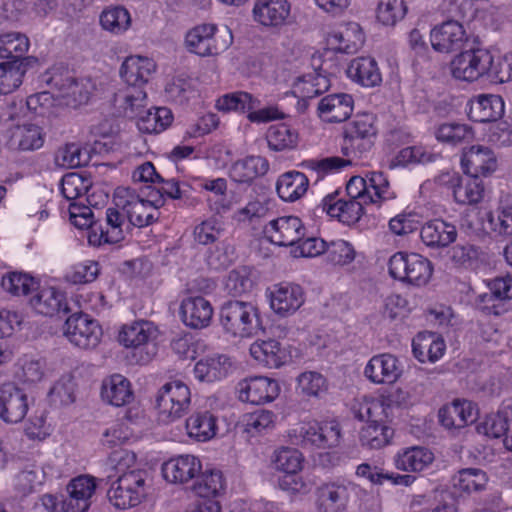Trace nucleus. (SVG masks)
<instances>
[{"instance_id":"4c0bfd02","label":"nucleus","mask_w":512,"mask_h":512,"mask_svg":"<svg viewBox=\"0 0 512 512\" xmlns=\"http://www.w3.org/2000/svg\"><path fill=\"white\" fill-rule=\"evenodd\" d=\"M101 397L108 404L120 407L129 404L134 394L129 380L120 374H114L103 380Z\"/></svg>"},{"instance_id":"4be33fe9","label":"nucleus","mask_w":512,"mask_h":512,"mask_svg":"<svg viewBox=\"0 0 512 512\" xmlns=\"http://www.w3.org/2000/svg\"><path fill=\"white\" fill-rule=\"evenodd\" d=\"M252 12L262 26L279 28L289 23L291 5L287 0H255Z\"/></svg>"},{"instance_id":"338daca9","label":"nucleus","mask_w":512,"mask_h":512,"mask_svg":"<svg viewBox=\"0 0 512 512\" xmlns=\"http://www.w3.org/2000/svg\"><path fill=\"white\" fill-rule=\"evenodd\" d=\"M483 193L481 180L470 176L466 180H460L458 186L454 188L453 196L460 204H476L482 199Z\"/></svg>"},{"instance_id":"4d7b16f0","label":"nucleus","mask_w":512,"mask_h":512,"mask_svg":"<svg viewBox=\"0 0 512 512\" xmlns=\"http://www.w3.org/2000/svg\"><path fill=\"white\" fill-rule=\"evenodd\" d=\"M165 94L170 101L184 104L196 95L194 80L183 75L173 77L165 86Z\"/></svg>"},{"instance_id":"ddd939ff","label":"nucleus","mask_w":512,"mask_h":512,"mask_svg":"<svg viewBox=\"0 0 512 512\" xmlns=\"http://www.w3.org/2000/svg\"><path fill=\"white\" fill-rule=\"evenodd\" d=\"M50 84L55 89V96L73 108L86 104L95 87L90 79H75L69 74L53 75Z\"/></svg>"},{"instance_id":"0eeeda50","label":"nucleus","mask_w":512,"mask_h":512,"mask_svg":"<svg viewBox=\"0 0 512 512\" xmlns=\"http://www.w3.org/2000/svg\"><path fill=\"white\" fill-rule=\"evenodd\" d=\"M191 403V391L181 380L165 383L157 392L156 408L158 420L168 424L181 418Z\"/></svg>"},{"instance_id":"bf43d9fd","label":"nucleus","mask_w":512,"mask_h":512,"mask_svg":"<svg viewBox=\"0 0 512 512\" xmlns=\"http://www.w3.org/2000/svg\"><path fill=\"white\" fill-rule=\"evenodd\" d=\"M100 23L104 30L114 34H121L130 27V13L121 6L110 7L102 12Z\"/></svg>"},{"instance_id":"0e129e2a","label":"nucleus","mask_w":512,"mask_h":512,"mask_svg":"<svg viewBox=\"0 0 512 512\" xmlns=\"http://www.w3.org/2000/svg\"><path fill=\"white\" fill-rule=\"evenodd\" d=\"M407 13L405 0H380L376 9L377 20L385 26H394Z\"/></svg>"},{"instance_id":"2eb2a0df","label":"nucleus","mask_w":512,"mask_h":512,"mask_svg":"<svg viewBox=\"0 0 512 512\" xmlns=\"http://www.w3.org/2000/svg\"><path fill=\"white\" fill-rule=\"evenodd\" d=\"M237 392L242 402L260 405L275 400L280 393V386L274 379L254 376L241 380Z\"/></svg>"},{"instance_id":"b1692460","label":"nucleus","mask_w":512,"mask_h":512,"mask_svg":"<svg viewBox=\"0 0 512 512\" xmlns=\"http://www.w3.org/2000/svg\"><path fill=\"white\" fill-rule=\"evenodd\" d=\"M461 165L466 174L479 178L496 170L497 159L490 148L474 145L463 152Z\"/></svg>"},{"instance_id":"2f4dec72","label":"nucleus","mask_w":512,"mask_h":512,"mask_svg":"<svg viewBox=\"0 0 512 512\" xmlns=\"http://www.w3.org/2000/svg\"><path fill=\"white\" fill-rule=\"evenodd\" d=\"M156 71L155 62L143 56H129L122 63L120 75L129 86L146 84Z\"/></svg>"},{"instance_id":"58836bf2","label":"nucleus","mask_w":512,"mask_h":512,"mask_svg":"<svg viewBox=\"0 0 512 512\" xmlns=\"http://www.w3.org/2000/svg\"><path fill=\"white\" fill-rule=\"evenodd\" d=\"M30 305L36 313L44 316H53L60 311L68 310L64 294L50 286L39 288L30 299Z\"/></svg>"},{"instance_id":"f704fd0d","label":"nucleus","mask_w":512,"mask_h":512,"mask_svg":"<svg viewBox=\"0 0 512 512\" xmlns=\"http://www.w3.org/2000/svg\"><path fill=\"white\" fill-rule=\"evenodd\" d=\"M250 355L268 368H279L288 359L287 351L275 339L257 340L250 346Z\"/></svg>"},{"instance_id":"6ab92c4d","label":"nucleus","mask_w":512,"mask_h":512,"mask_svg":"<svg viewBox=\"0 0 512 512\" xmlns=\"http://www.w3.org/2000/svg\"><path fill=\"white\" fill-rule=\"evenodd\" d=\"M29 409L27 394L14 383L0 385V418L7 423H19Z\"/></svg>"},{"instance_id":"1a4fd4ad","label":"nucleus","mask_w":512,"mask_h":512,"mask_svg":"<svg viewBox=\"0 0 512 512\" xmlns=\"http://www.w3.org/2000/svg\"><path fill=\"white\" fill-rule=\"evenodd\" d=\"M158 337L157 326L147 320H138L122 327L119 333V342L127 348L144 353L140 356V361L147 363L157 354Z\"/></svg>"},{"instance_id":"ea45409f","label":"nucleus","mask_w":512,"mask_h":512,"mask_svg":"<svg viewBox=\"0 0 512 512\" xmlns=\"http://www.w3.org/2000/svg\"><path fill=\"white\" fill-rule=\"evenodd\" d=\"M433 453L426 447L412 446L399 451L394 457L395 467L405 472H420L432 464Z\"/></svg>"},{"instance_id":"e2e57ef3","label":"nucleus","mask_w":512,"mask_h":512,"mask_svg":"<svg viewBox=\"0 0 512 512\" xmlns=\"http://www.w3.org/2000/svg\"><path fill=\"white\" fill-rule=\"evenodd\" d=\"M454 488L462 492H476L482 490L487 483L486 473L477 468H467L458 472L452 479Z\"/></svg>"},{"instance_id":"a211bd4d","label":"nucleus","mask_w":512,"mask_h":512,"mask_svg":"<svg viewBox=\"0 0 512 512\" xmlns=\"http://www.w3.org/2000/svg\"><path fill=\"white\" fill-rule=\"evenodd\" d=\"M430 42L435 51L451 53L465 48L468 35L462 24L449 20L431 30Z\"/></svg>"},{"instance_id":"20e7f679","label":"nucleus","mask_w":512,"mask_h":512,"mask_svg":"<svg viewBox=\"0 0 512 512\" xmlns=\"http://www.w3.org/2000/svg\"><path fill=\"white\" fill-rule=\"evenodd\" d=\"M220 324L226 334L232 337L248 338L260 328L257 307L246 301L231 300L220 309Z\"/></svg>"},{"instance_id":"79ce46f5","label":"nucleus","mask_w":512,"mask_h":512,"mask_svg":"<svg viewBox=\"0 0 512 512\" xmlns=\"http://www.w3.org/2000/svg\"><path fill=\"white\" fill-rule=\"evenodd\" d=\"M308 177L298 171H289L279 176L276 183L278 196L285 202H294L307 192Z\"/></svg>"},{"instance_id":"39448f33","label":"nucleus","mask_w":512,"mask_h":512,"mask_svg":"<svg viewBox=\"0 0 512 512\" xmlns=\"http://www.w3.org/2000/svg\"><path fill=\"white\" fill-rule=\"evenodd\" d=\"M232 34L227 28L218 30L214 24H201L185 35V48L200 57H210L224 52L232 43Z\"/></svg>"},{"instance_id":"3c124183","label":"nucleus","mask_w":512,"mask_h":512,"mask_svg":"<svg viewBox=\"0 0 512 512\" xmlns=\"http://www.w3.org/2000/svg\"><path fill=\"white\" fill-rule=\"evenodd\" d=\"M434 134L438 141L452 146L469 142L474 138L472 128L467 124L461 123L441 124L436 128Z\"/></svg>"},{"instance_id":"c9c22d12","label":"nucleus","mask_w":512,"mask_h":512,"mask_svg":"<svg viewBox=\"0 0 512 512\" xmlns=\"http://www.w3.org/2000/svg\"><path fill=\"white\" fill-rule=\"evenodd\" d=\"M347 76L364 87H375L382 82V75L377 62L371 57L353 59L346 70Z\"/></svg>"},{"instance_id":"aec40b11","label":"nucleus","mask_w":512,"mask_h":512,"mask_svg":"<svg viewBox=\"0 0 512 512\" xmlns=\"http://www.w3.org/2000/svg\"><path fill=\"white\" fill-rule=\"evenodd\" d=\"M271 309L281 317L294 314L305 302L301 286L293 283L274 285L269 291Z\"/></svg>"},{"instance_id":"69168bd1","label":"nucleus","mask_w":512,"mask_h":512,"mask_svg":"<svg viewBox=\"0 0 512 512\" xmlns=\"http://www.w3.org/2000/svg\"><path fill=\"white\" fill-rule=\"evenodd\" d=\"M303 460L299 450L289 447L279 448L273 457L276 469L291 475L297 474L302 469Z\"/></svg>"},{"instance_id":"dca6fc26","label":"nucleus","mask_w":512,"mask_h":512,"mask_svg":"<svg viewBox=\"0 0 512 512\" xmlns=\"http://www.w3.org/2000/svg\"><path fill=\"white\" fill-rule=\"evenodd\" d=\"M264 234L275 245L293 246L305 236V227L296 216H282L270 221Z\"/></svg>"},{"instance_id":"5701e85b","label":"nucleus","mask_w":512,"mask_h":512,"mask_svg":"<svg viewBox=\"0 0 512 512\" xmlns=\"http://www.w3.org/2000/svg\"><path fill=\"white\" fill-rule=\"evenodd\" d=\"M349 501L348 486L344 481L324 482L316 489V505L320 512H341Z\"/></svg>"},{"instance_id":"9b49d317","label":"nucleus","mask_w":512,"mask_h":512,"mask_svg":"<svg viewBox=\"0 0 512 512\" xmlns=\"http://www.w3.org/2000/svg\"><path fill=\"white\" fill-rule=\"evenodd\" d=\"M450 69L454 78L472 82L491 73L493 56L485 49L465 50L453 58Z\"/></svg>"},{"instance_id":"cd10ccee","label":"nucleus","mask_w":512,"mask_h":512,"mask_svg":"<svg viewBox=\"0 0 512 512\" xmlns=\"http://www.w3.org/2000/svg\"><path fill=\"white\" fill-rule=\"evenodd\" d=\"M354 100L346 93L330 94L323 97L317 107L319 117L326 122H343L352 114Z\"/></svg>"},{"instance_id":"7ed1b4c3","label":"nucleus","mask_w":512,"mask_h":512,"mask_svg":"<svg viewBox=\"0 0 512 512\" xmlns=\"http://www.w3.org/2000/svg\"><path fill=\"white\" fill-rule=\"evenodd\" d=\"M164 199L159 194L154 197L149 193V199H143L128 187H118L114 192V203L126 214L130 225L144 227L159 218L158 209L164 205Z\"/></svg>"},{"instance_id":"13d9d810","label":"nucleus","mask_w":512,"mask_h":512,"mask_svg":"<svg viewBox=\"0 0 512 512\" xmlns=\"http://www.w3.org/2000/svg\"><path fill=\"white\" fill-rule=\"evenodd\" d=\"M266 139L269 148L275 151L291 149L297 144V133L286 124L271 125Z\"/></svg>"},{"instance_id":"6e6d98bb","label":"nucleus","mask_w":512,"mask_h":512,"mask_svg":"<svg viewBox=\"0 0 512 512\" xmlns=\"http://www.w3.org/2000/svg\"><path fill=\"white\" fill-rule=\"evenodd\" d=\"M202 190L213 193L219 199L213 201L212 198H208V204L211 210L220 214L231 209V203L226 199L227 192V181L224 178H205L199 183Z\"/></svg>"},{"instance_id":"c756f323","label":"nucleus","mask_w":512,"mask_h":512,"mask_svg":"<svg viewBox=\"0 0 512 512\" xmlns=\"http://www.w3.org/2000/svg\"><path fill=\"white\" fill-rule=\"evenodd\" d=\"M476 417L477 409L475 405L468 400H454L451 404L439 410L440 422L447 429L463 428L473 423Z\"/></svg>"},{"instance_id":"de8ad7c7","label":"nucleus","mask_w":512,"mask_h":512,"mask_svg":"<svg viewBox=\"0 0 512 512\" xmlns=\"http://www.w3.org/2000/svg\"><path fill=\"white\" fill-rule=\"evenodd\" d=\"M259 106L260 100L244 91L225 94L216 101V108L223 112L235 111L249 114L251 110L259 108Z\"/></svg>"},{"instance_id":"f03ea898","label":"nucleus","mask_w":512,"mask_h":512,"mask_svg":"<svg viewBox=\"0 0 512 512\" xmlns=\"http://www.w3.org/2000/svg\"><path fill=\"white\" fill-rule=\"evenodd\" d=\"M135 462V455L126 450H115L109 457V463L118 478L112 483L108 498L118 509H128L141 503L145 497L146 473L141 470L126 471Z\"/></svg>"},{"instance_id":"4468645a","label":"nucleus","mask_w":512,"mask_h":512,"mask_svg":"<svg viewBox=\"0 0 512 512\" xmlns=\"http://www.w3.org/2000/svg\"><path fill=\"white\" fill-rule=\"evenodd\" d=\"M121 207H109L105 212V225L93 228L89 232L88 240L93 245L104 243H118L125 237V232L130 229V223L126 214H123Z\"/></svg>"},{"instance_id":"a19ab883","label":"nucleus","mask_w":512,"mask_h":512,"mask_svg":"<svg viewBox=\"0 0 512 512\" xmlns=\"http://www.w3.org/2000/svg\"><path fill=\"white\" fill-rule=\"evenodd\" d=\"M268 161L261 156H249L232 164L230 178L239 184H251L256 178L266 174Z\"/></svg>"},{"instance_id":"6e6552de","label":"nucleus","mask_w":512,"mask_h":512,"mask_svg":"<svg viewBox=\"0 0 512 512\" xmlns=\"http://www.w3.org/2000/svg\"><path fill=\"white\" fill-rule=\"evenodd\" d=\"M293 444L303 447L331 448L339 444L340 426L336 421L304 422L289 431Z\"/></svg>"},{"instance_id":"8fccbe9b","label":"nucleus","mask_w":512,"mask_h":512,"mask_svg":"<svg viewBox=\"0 0 512 512\" xmlns=\"http://www.w3.org/2000/svg\"><path fill=\"white\" fill-rule=\"evenodd\" d=\"M226 489V479L220 470H209L202 473L194 485L195 493L201 498L214 499L221 496Z\"/></svg>"},{"instance_id":"f8f14e48","label":"nucleus","mask_w":512,"mask_h":512,"mask_svg":"<svg viewBox=\"0 0 512 512\" xmlns=\"http://www.w3.org/2000/svg\"><path fill=\"white\" fill-rule=\"evenodd\" d=\"M65 337L81 349H93L100 343L102 329L86 314H72L64 326Z\"/></svg>"},{"instance_id":"f3484780","label":"nucleus","mask_w":512,"mask_h":512,"mask_svg":"<svg viewBox=\"0 0 512 512\" xmlns=\"http://www.w3.org/2000/svg\"><path fill=\"white\" fill-rule=\"evenodd\" d=\"M96 480L92 476L80 475L67 485L68 496L61 500L63 512H87L96 491Z\"/></svg>"},{"instance_id":"c85d7f7f","label":"nucleus","mask_w":512,"mask_h":512,"mask_svg":"<svg viewBox=\"0 0 512 512\" xmlns=\"http://www.w3.org/2000/svg\"><path fill=\"white\" fill-rule=\"evenodd\" d=\"M422 242L431 249L448 247L457 238L456 226L442 219L427 221L421 228Z\"/></svg>"},{"instance_id":"09e8293b","label":"nucleus","mask_w":512,"mask_h":512,"mask_svg":"<svg viewBox=\"0 0 512 512\" xmlns=\"http://www.w3.org/2000/svg\"><path fill=\"white\" fill-rule=\"evenodd\" d=\"M393 437V429L379 420L374 419L366 423L360 431L362 445L371 449H380L389 444Z\"/></svg>"},{"instance_id":"37998d69","label":"nucleus","mask_w":512,"mask_h":512,"mask_svg":"<svg viewBox=\"0 0 512 512\" xmlns=\"http://www.w3.org/2000/svg\"><path fill=\"white\" fill-rule=\"evenodd\" d=\"M329 40L335 50L342 53H354L362 46L364 34L357 23H349L333 31Z\"/></svg>"},{"instance_id":"5fc2aeb1","label":"nucleus","mask_w":512,"mask_h":512,"mask_svg":"<svg viewBox=\"0 0 512 512\" xmlns=\"http://www.w3.org/2000/svg\"><path fill=\"white\" fill-rule=\"evenodd\" d=\"M276 415L269 410H257L243 418L244 432L255 437L271 431L275 427Z\"/></svg>"},{"instance_id":"412c9836","label":"nucleus","mask_w":512,"mask_h":512,"mask_svg":"<svg viewBox=\"0 0 512 512\" xmlns=\"http://www.w3.org/2000/svg\"><path fill=\"white\" fill-rule=\"evenodd\" d=\"M401 374L402 366L400 361L390 353L373 356L364 369V375L375 384L395 383Z\"/></svg>"},{"instance_id":"9d476101","label":"nucleus","mask_w":512,"mask_h":512,"mask_svg":"<svg viewBox=\"0 0 512 512\" xmlns=\"http://www.w3.org/2000/svg\"><path fill=\"white\" fill-rule=\"evenodd\" d=\"M346 192L350 199L363 205L378 204L393 198L389 182L382 172H370L366 177H351L346 185Z\"/></svg>"},{"instance_id":"864d4df0","label":"nucleus","mask_w":512,"mask_h":512,"mask_svg":"<svg viewBox=\"0 0 512 512\" xmlns=\"http://www.w3.org/2000/svg\"><path fill=\"white\" fill-rule=\"evenodd\" d=\"M26 67L23 61L0 63V94H9L20 86Z\"/></svg>"},{"instance_id":"c03bdc74","label":"nucleus","mask_w":512,"mask_h":512,"mask_svg":"<svg viewBox=\"0 0 512 512\" xmlns=\"http://www.w3.org/2000/svg\"><path fill=\"white\" fill-rule=\"evenodd\" d=\"M30 46L29 39L20 32H9L0 35V58L23 61L27 66L28 58H23Z\"/></svg>"},{"instance_id":"393cba45","label":"nucleus","mask_w":512,"mask_h":512,"mask_svg":"<svg viewBox=\"0 0 512 512\" xmlns=\"http://www.w3.org/2000/svg\"><path fill=\"white\" fill-rule=\"evenodd\" d=\"M199 458L191 454L179 455L166 461L162 466L164 478L171 483L184 484L201 473Z\"/></svg>"},{"instance_id":"603ef678","label":"nucleus","mask_w":512,"mask_h":512,"mask_svg":"<svg viewBox=\"0 0 512 512\" xmlns=\"http://www.w3.org/2000/svg\"><path fill=\"white\" fill-rule=\"evenodd\" d=\"M297 390L308 398H320L328 390V381L317 371H305L297 377Z\"/></svg>"},{"instance_id":"680f3d73","label":"nucleus","mask_w":512,"mask_h":512,"mask_svg":"<svg viewBox=\"0 0 512 512\" xmlns=\"http://www.w3.org/2000/svg\"><path fill=\"white\" fill-rule=\"evenodd\" d=\"M329 88V81L320 74H309L299 78L293 85V93L302 99L313 98Z\"/></svg>"},{"instance_id":"e433bc0d","label":"nucleus","mask_w":512,"mask_h":512,"mask_svg":"<svg viewBox=\"0 0 512 512\" xmlns=\"http://www.w3.org/2000/svg\"><path fill=\"white\" fill-rule=\"evenodd\" d=\"M232 367L230 358L224 354H213L199 360L195 367V377L200 381L215 382L227 377Z\"/></svg>"},{"instance_id":"774afa93","label":"nucleus","mask_w":512,"mask_h":512,"mask_svg":"<svg viewBox=\"0 0 512 512\" xmlns=\"http://www.w3.org/2000/svg\"><path fill=\"white\" fill-rule=\"evenodd\" d=\"M1 285L5 291L15 296L27 295L38 286L33 277L20 272H10L4 275Z\"/></svg>"},{"instance_id":"bb28decb","label":"nucleus","mask_w":512,"mask_h":512,"mask_svg":"<svg viewBox=\"0 0 512 512\" xmlns=\"http://www.w3.org/2000/svg\"><path fill=\"white\" fill-rule=\"evenodd\" d=\"M364 206L355 199L344 200L338 198V192L328 194L321 202L322 211L348 225L359 221Z\"/></svg>"},{"instance_id":"f257e3e1","label":"nucleus","mask_w":512,"mask_h":512,"mask_svg":"<svg viewBox=\"0 0 512 512\" xmlns=\"http://www.w3.org/2000/svg\"><path fill=\"white\" fill-rule=\"evenodd\" d=\"M374 123L375 118L372 114L363 113L355 116L346 130V137L342 146V152L347 159L332 156L319 160H307L304 165L322 174L335 172L351 165L354 160L360 159L373 147L377 134Z\"/></svg>"},{"instance_id":"7c9ffc66","label":"nucleus","mask_w":512,"mask_h":512,"mask_svg":"<svg viewBox=\"0 0 512 512\" xmlns=\"http://www.w3.org/2000/svg\"><path fill=\"white\" fill-rule=\"evenodd\" d=\"M504 113V102L499 95H478L469 102L468 116L474 122L496 121Z\"/></svg>"},{"instance_id":"a18cd8bd","label":"nucleus","mask_w":512,"mask_h":512,"mask_svg":"<svg viewBox=\"0 0 512 512\" xmlns=\"http://www.w3.org/2000/svg\"><path fill=\"white\" fill-rule=\"evenodd\" d=\"M173 120L172 112L166 107L148 109L144 114L138 115L137 127L143 133H160L164 131Z\"/></svg>"},{"instance_id":"052dcab7","label":"nucleus","mask_w":512,"mask_h":512,"mask_svg":"<svg viewBox=\"0 0 512 512\" xmlns=\"http://www.w3.org/2000/svg\"><path fill=\"white\" fill-rule=\"evenodd\" d=\"M146 92L141 86H129L122 92L116 94L115 101L124 109L125 113L130 116H138L140 109L146 105Z\"/></svg>"},{"instance_id":"49530a36","label":"nucleus","mask_w":512,"mask_h":512,"mask_svg":"<svg viewBox=\"0 0 512 512\" xmlns=\"http://www.w3.org/2000/svg\"><path fill=\"white\" fill-rule=\"evenodd\" d=\"M43 143L42 130L35 124L17 126L10 138V146L12 148L24 151L39 149Z\"/></svg>"},{"instance_id":"423d86ee","label":"nucleus","mask_w":512,"mask_h":512,"mask_svg":"<svg viewBox=\"0 0 512 512\" xmlns=\"http://www.w3.org/2000/svg\"><path fill=\"white\" fill-rule=\"evenodd\" d=\"M388 269L394 279L418 287L426 285L433 273L431 262L417 253H395L389 259Z\"/></svg>"},{"instance_id":"473e14b6","label":"nucleus","mask_w":512,"mask_h":512,"mask_svg":"<svg viewBox=\"0 0 512 512\" xmlns=\"http://www.w3.org/2000/svg\"><path fill=\"white\" fill-rule=\"evenodd\" d=\"M187 435L198 442H206L214 438L218 431V418L208 410L192 413L185 422Z\"/></svg>"},{"instance_id":"72a5a7b5","label":"nucleus","mask_w":512,"mask_h":512,"mask_svg":"<svg viewBox=\"0 0 512 512\" xmlns=\"http://www.w3.org/2000/svg\"><path fill=\"white\" fill-rule=\"evenodd\" d=\"M445 349L444 340L433 332H420L412 341L413 355L422 363L438 361L444 355Z\"/></svg>"},{"instance_id":"a878e982","label":"nucleus","mask_w":512,"mask_h":512,"mask_svg":"<svg viewBox=\"0 0 512 512\" xmlns=\"http://www.w3.org/2000/svg\"><path fill=\"white\" fill-rule=\"evenodd\" d=\"M213 307L207 299L201 296L187 297L180 306L183 323L194 329L206 328L213 317Z\"/></svg>"}]
</instances>
